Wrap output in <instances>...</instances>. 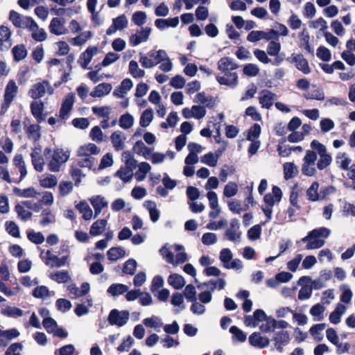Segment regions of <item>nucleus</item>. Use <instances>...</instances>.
<instances>
[{
    "label": "nucleus",
    "instance_id": "nucleus-51",
    "mask_svg": "<svg viewBox=\"0 0 355 355\" xmlns=\"http://www.w3.org/2000/svg\"><path fill=\"white\" fill-rule=\"evenodd\" d=\"M336 162L340 168L347 171L351 166L352 160L345 153H343L336 155Z\"/></svg>",
    "mask_w": 355,
    "mask_h": 355
},
{
    "label": "nucleus",
    "instance_id": "nucleus-28",
    "mask_svg": "<svg viewBox=\"0 0 355 355\" xmlns=\"http://www.w3.org/2000/svg\"><path fill=\"white\" fill-rule=\"evenodd\" d=\"M98 48L96 46H89L80 55L79 62L83 69L87 68L92 58L97 53Z\"/></svg>",
    "mask_w": 355,
    "mask_h": 355
},
{
    "label": "nucleus",
    "instance_id": "nucleus-25",
    "mask_svg": "<svg viewBox=\"0 0 355 355\" xmlns=\"http://www.w3.org/2000/svg\"><path fill=\"white\" fill-rule=\"evenodd\" d=\"M97 154H85V155H78L77 165L80 167L92 169L96 165V159L94 157Z\"/></svg>",
    "mask_w": 355,
    "mask_h": 355
},
{
    "label": "nucleus",
    "instance_id": "nucleus-60",
    "mask_svg": "<svg viewBox=\"0 0 355 355\" xmlns=\"http://www.w3.org/2000/svg\"><path fill=\"white\" fill-rule=\"evenodd\" d=\"M149 56L152 62H155V66L160 63L164 58H167L166 51L159 49L158 51L151 50L149 51Z\"/></svg>",
    "mask_w": 355,
    "mask_h": 355
},
{
    "label": "nucleus",
    "instance_id": "nucleus-35",
    "mask_svg": "<svg viewBox=\"0 0 355 355\" xmlns=\"http://www.w3.org/2000/svg\"><path fill=\"white\" fill-rule=\"evenodd\" d=\"M144 207L148 211L150 220L155 223L159 218V211L157 208V205L155 202L152 200H146L144 202Z\"/></svg>",
    "mask_w": 355,
    "mask_h": 355
},
{
    "label": "nucleus",
    "instance_id": "nucleus-15",
    "mask_svg": "<svg viewBox=\"0 0 355 355\" xmlns=\"http://www.w3.org/2000/svg\"><path fill=\"white\" fill-rule=\"evenodd\" d=\"M287 60L294 63L295 67L304 74H309L311 73L309 62L303 55L293 53L290 58H287Z\"/></svg>",
    "mask_w": 355,
    "mask_h": 355
},
{
    "label": "nucleus",
    "instance_id": "nucleus-19",
    "mask_svg": "<svg viewBox=\"0 0 355 355\" xmlns=\"http://www.w3.org/2000/svg\"><path fill=\"white\" fill-rule=\"evenodd\" d=\"M151 32L149 27L142 28L141 31H137L136 33L130 37V44L132 46H136L139 44L144 42L148 40Z\"/></svg>",
    "mask_w": 355,
    "mask_h": 355
},
{
    "label": "nucleus",
    "instance_id": "nucleus-36",
    "mask_svg": "<svg viewBox=\"0 0 355 355\" xmlns=\"http://www.w3.org/2000/svg\"><path fill=\"white\" fill-rule=\"evenodd\" d=\"M132 149L137 155L143 156L146 159H150L152 150L146 146L142 141H137L133 146Z\"/></svg>",
    "mask_w": 355,
    "mask_h": 355
},
{
    "label": "nucleus",
    "instance_id": "nucleus-18",
    "mask_svg": "<svg viewBox=\"0 0 355 355\" xmlns=\"http://www.w3.org/2000/svg\"><path fill=\"white\" fill-rule=\"evenodd\" d=\"M31 33L32 38L36 42H43L47 37V33L42 28H40L37 24L32 19L26 28Z\"/></svg>",
    "mask_w": 355,
    "mask_h": 355
},
{
    "label": "nucleus",
    "instance_id": "nucleus-34",
    "mask_svg": "<svg viewBox=\"0 0 355 355\" xmlns=\"http://www.w3.org/2000/svg\"><path fill=\"white\" fill-rule=\"evenodd\" d=\"M49 278L58 284H64L71 279V276L67 270H58L51 272L49 275Z\"/></svg>",
    "mask_w": 355,
    "mask_h": 355
},
{
    "label": "nucleus",
    "instance_id": "nucleus-54",
    "mask_svg": "<svg viewBox=\"0 0 355 355\" xmlns=\"http://www.w3.org/2000/svg\"><path fill=\"white\" fill-rule=\"evenodd\" d=\"M77 209L83 214L85 220H90L93 216V211L89 205L85 201H81L76 205Z\"/></svg>",
    "mask_w": 355,
    "mask_h": 355
},
{
    "label": "nucleus",
    "instance_id": "nucleus-40",
    "mask_svg": "<svg viewBox=\"0 0 355 355\" xmlns=\"http://www.w3.org/2000/svg\"><path fill=\"white\" fill-rule=\"evenodd\" d=\"M346 307L342 304H337L335 310L332 311L329 315V321L334 324H337L340 322V318L345 313Z\"/></svg>",
    "mask_w": 355,
    "mask_h": 355
},
{
    "label": "nucleus",
    "instance_id": "nucleus-61",
    "mask_svg": "<svg viewBox=\"0 0 355 355\" xmlns=\"http://www.w3.org/2000/svg\"><path fill=\"white\" fill-rule=\"evenodd\" d=\"M115 176L120 178L124 183H127L132 180L133 172L130 169L122 167L115 173Z\"/></svg>",
    "mask_w": 355,
    "mask_h": 355
},
{
    "label": "nucleus",
    "instance_id": "nucleus-32",
    "mask_svg": "<svg viewBox=\"0 0 355 355\" xmlns=\"http://www.w3.org/2000/svg\"><path fill=\"white\" fill-rule=\"evenodd\" d=\"M40 217L41 220H40V225L42 227H46L55 222V211L49 208L44 209L42 211Z\"/></svg>",
    "mask_w": 355,
    "mask_h": 355
},
{
    "label": "nucleus",
    "instance_id": "nucleus-58",
    "mask_svg": "<svg viewBox=\"0 0 355 355\" xmlns=\"http://www.w3.org/2000/svg\"><path fill=\"white\" fill-rule=\"evenodd\" d=\"M14 192L19 196L23 198H37L39 193L33 187H29L24 189L15 188Z\"/></svg>",
    "mask_w": 355,
    "mask_h": 355
},
{
    "label": "nucleus",
    "instance_id": "nucleus-20",
    "mask_svg": "<svg viewBox=\"0 0 355 355\" xmlns=\"http://www.w3.org/2000/svg\"><path fill=\"white\" fill-rule=\"evenodd\" d=\"M277 98V96L275 94L268 89H264L260 93L259 102L263 108L270 109Z\"/></svg>",
    "mask_w": 355,
    "mask_h": 355
},
{
    "label": "nucleus",
    "instance_id": "nucleus-8",
    "mask_svg": "<svg viewBox=\"0 0 355 355\" xmlns=\"http://www.w3.org/2000/svg\"><path fill=\"white\" fill-rule=\"evenodd\" d=\"M54 89L49 82L44 80L33 85L28 90V94L31 98L37 99L44 96L45 94L52 95Z\"/></svg>",
    "mask_w": 355,
    "mask_h": 355
},
{
    "label": "nucleus",
    "instance_id": "nucleus-42",
    "mask_svg": "<svg viewBox=\"0 0 355 355\" xmlns=\"http://www.w3.org/2000/svg\"><path fill=\"white\" fill-rule=\"evenodd\" d=\"M151 166L147 162H141L138 165V170L135 173V178L138 182L143 181L146 174L150 171Z\"/></svg>",
    "mask_w": 355,
    "mask_h": 355
},
{
    "label": "nucleus",
    "instance_id": "nucleus-6",
    "mask_svg": "<svg viewBox=\"0 0 355 355\" xmlns=\"http://www.w3.org/2000/svg\"><path fill=\"white\" fill-rule=\"evenodd\" d=\"M18 87L13 80H10L6 87L3 95V102L1 104V112H6L18 93Z\"/></svg>",
    "mask_w": 355,
    "mask_h": 355
},
{
    "label": "nucleus",
    "instance_id": "nucleus-33",
    "mask_svg": "<svg viewBox=\"0 0 355 355\" xmlns=\"http://www.w3.org/2000/svg\"><path fill=\"white\" fill-rule=\"evenodd\" d=\"M107 225L106 219H99L95 221L90 227L89 234L93 236L101 235L105 231Z\"/></svg>",
    "mask_w": 355,
    "mask_h": 355
},
{
    "label": "nucleus",
    "instance_id": "nucleus-57",
    "mask_svg": "<svg viewBox=\"0 0 355 355\" xmlns=\"http://www.w3.org/2000/svg\"><path fill=\"white\" fill-rule=\"evenodd\" d=\"M153 119V111L151 108L146 109L140 116L139 125L146 128L150 125Z\"/></svg>",
    "mask_w": 355,
    "mask_h": 355
},
{
    "label": "nucleus",
    "instance_id": "nucleus-3",
    "mask_svg": "<svg viewBox=\"0 0 355 355\" xmlns=\"http://www.w3.org/2000/svg\"><path fill=\"white\" fill-rule=\"evenodd\" d=\"M331 233L327 227H322L309 232L308 234L300 240V242L306 243V250H315L322 247L327 239Z\"/></svg>",
    "mask_w": 355,
    "mask_h": 355
},
{
    "label": "nucleus",
    "instance_id": "nucleus-56",
    "mask_svg": "<svg viewBox=\"0 0 355 355\" xmlns=\"http://www.w3.org/2000/svg\"><path fill=\"white\" fill-rule=\"evenodd\" d=\"M134 122L135 119L132 115L125 113L120 116L119 125L121 128L127 130L132 127Z\"/></svg>",
    "mask_w": 355,
    "mask_h": 355
},
{
    "label": "nucleus",
    "instance_id": "nucleus-14",
    "mask_svg": "<svg viewBox=\"0 0 355 355\" xmlns=\"http://www.w3.org/2000/svg\"><path fill=\"white\" fill-rule=\"evenodd\" d=\"M207 113L205 106L193 105L191 108L185 107L182 110V114L185 119L194 118L196 119H202Z\"/></svg>",
    "mask_w": 355,
    "mask_h": 355
},
{
    "label": "nucleus",
    "instance_id": "nucleus-59",
    "mask_svg": "<svg viewBox=\"0 0 355 355\" xmlns=\"http://www.w3.org/2000/svg\"><path fill=\"white\" fill-rule=\"evenodd\" d=\"M297 173V168L293 163L286 162L284 164V174L286 180L295 177Z\"/></svg>",
    "mask_w": 355,
    "mask_h": 355
},
{
    "label": "nucleus",
    "instance_id": "nucleus-30",
    "mask_svg": "<svg viewBox=\"0 0 355 355\" xmlns=\"http://www.w3.org/2000/svg\"><path fill=\"white\" fill-rule=\"evenodd\" d=\"M132 86V80L129 78H125L123 80L120 85L114 90L113 95L116 98H123L128 92L131 89Z\"/></svg>",
    "mask_w": 355,
    "mask_h": 355
},
{
    "label": "nucleus",
    "instance_id": "nucleus-41",
    "mask_svg": "<svg viewBox=\"0 0 355 355\" xmlns=\"http://www.w3.org/2000/svg\"><path fill=\"white\" fill-rule=\"evenodd\" d=\"M39 182L43 188H53L57 185L58 179L54 175L46 174L40 178Z\"/></svg>",
    "mask_w": 355,
    "mask_h": 355
},
{
    "label": "nucleus",
    "instance_id": "nucleus-46",
    "mask_svg": "<svg viewBox=\"0 0 355 355\" xmlns=\"http://www.w3.org/2000/svg\"><path fill=\"white\" fill-rule=\"evenodd\" d=\"M324 311L325 307L322 304L318 303L311 308L309 313L313 316L314 321H321L324 319Z\"/></svg>",
    "mask_w": 355,
    "mask_h": 355
},
{
    "label": "nucleus",
    "instance_id": "nucleus-11",
    "mask_svg": "<svg viewBox=\"0 0 355 355\" xmlns=\"http://www.w3.org/2000/svg\"><path fill=\"white\" fill-rule=\"evenodd\" d=\"M289 333L286 330L275 332L272 337L275 348L280 353L283 352L284 347L290 342Z\"/></svg>",
    "mask_w": 355,
    "mask_h": 355
},
{
    "label": "nucleus",
    "instance_id": "nucleus-13",
    "mask_svg": "<svg viewBox=\"0 0 355 355\" xmlns=\"http://www.w3.org/2000/svg\"><path fill=\"white\" fill-rule=\"evenodd\" d=\"M31 162L34 169L37 172H42L45 165L44 154H42V149L40 146L35 147L31 153Z\"/></svg>",
    "mask_w": 355,
    "mask_h": 355
},
{
    "label": "nucleus",
    "instance_id": "nucleus-52",
    "mask_svg": "<svg viewBox=\"0 0 355 355\" xmlns=\"http://www.w3.org/2000/svg\"><path fill=\"white\" fill-rule=\"evenodd\" d=\"M100 148L94 144L89 143L80 146L77 152V155H85V154H98Z\"/></svg>",
    "mask_w": 355,
    "mask_h": 355
},
{
    "label": "nucleus",
    "instance_id": "nucleus-26",
    "mask_svg": "<svg viewBox=\"0 0 355 355\" xmlns=\"http://www.w3.org/2000/svg\"><path fill=\"white\" fill-rule=\"evenodd\" d=\"M125 139L126 137L124 133L120 130L114 131L110 136L112 144L117 151L123 150Z\"/></svg>",
    "mask_w": 355,
    "mask_h": 355
},
{
    "label": "nucleus",
    "instance_id": "nucleus-10",
    "mask_svg": "<svg viewBox=\"0 0 355 355\" xmlns=\"http://www.w3.org/2000/svg\"><path fill=\"white\" fill-rule=\"evenodd\" d=\"M129 318L130 313L128 311H119L114 309L110 312L107 320L110 324L121 327L127 324Z\"/></svg>",
    "mask_w": 355,
    "mask_h": 355
},
{
    "label": "nucleus",
    "instance_id": "nucleus-55",
    "mask_svg": "<svg viewBox=\"0 0 355 355\" xmlns=\"http://www.w3.org/2000/svg\"><path fill=\"white\" fill-rule=\"evenodd\" d=\"M32 294L33 297L36 298L43 299L48 296L54 295L55 292L50 291L49 288L45 286H38L33 289Z\"/></svg>",
    "mask_w": 355,
    "mask_h": 355
},
{
    "label": "nucleus",
    "instance_id": "nucleus-22",
    "mask_svg": "<svg viewBox=\"0 0 355 355\" xmlns=\"http://www.w3.org/2000/svg\"><path fill=\"white\" fill-rule=\"evenodd\" d=\"M89 201L94 209V218H96L101 214L103 209L108 206V202L103 196L100 195L92 196Z\"/></svg>",
    "mask_w": 355,
    "mask_h": 355
},
{
    "label": "nucleus",
    "instance_id": "nucleus-37",
    "mask_svg": "<svg viewBox=\"0 0 355 355\" xmlns=\"http://www.w3.org/2000/svg\"><path fill=\"white\" fill-rule=\"evenodd\" d=\"M143 324L146 327L153 328L157 331H159V329L163 326L161 318L155 315L144 319Z\"/></svg>",
    "mask_w": 355,
    "mask_h": 355
},
{
    "label": "nucleus",
    "instance_id": "nucleus-5",
    "mask_svg": "<svg viewBox=\"0 0 355 355\" xmlns=\"http://www.w3.org/2000/svg\"><path fill=\"white\" fill-rule=\"evenodd\" d=\"M219 259L226 269L240 270L243 268L242 261L239 259H233V254L229 248H223L220 250Z\"/></svg>",
    "mask_w": 355,
    "mask_h": 355
},
{
    "label": "nucleus",
    "instance_id": "nucleus-39",
    "mask_svg": "<svg viewBox=\"0 0 355 355\" xmlns=\"http://www.w3.org/2000/svg\"><path fill=\"white\" fill-rule=\"evenodd\" d=\"M318 189V182H313L306 191L308 200L313 202L321 200L320 191H319Z\"/></svg>",
    "mask_w": 355,
    "mask_h": 355
},
{
    "label": "nucleus",
    "instance_id": "nucleus-47",
    "mask_svg": "<svg viewBox=\"0 0 355 355\" xmlns=\"http://www.w3.org/2000/svg\"><path fill=\"white\" fill-rule=\"evenodd\" d=\"M128 291V287L123 284H111L107 292L112 296L116 297L122 295Z\"/></svg>",
    "mask_w": 355,
    "mask_h": 355
},
{
    "label": "nucleus",
    "instance_id": "nucleus-23",
    "mask_svg": "<svg viewBox=\"0 0 355 355\" xmlns=\"http://www.w3.org/2000/svg\"><path fill=\"white\" fill-rule=\"evenodd\" d=\"M13 164L20 173L19 179H14L12 182L19 183L27 175V170L25 161L21 155H16L13 159Z\"/></svg>",
    "mask_w": 355,
    "mask_h": 355
},
{
    "label": "nucleus",
    "instance_id": "nucleus-29",
    "mask_svg": "<svg viewBox=\"0 0 355 355\" xmlns=\"http://www.w3.org/2000/svg\"><path fill=\"white\" fill-rule=\"evenodd\" d=\"M24 130L28 137L34 141H38L41 137V128L38 124H29L24 122Z\"/></svg>",
    "mask_w": 355,
    "mask_h": 355
},
{
    "label": "nucleus",
    "instance_id": "nucleus-24",
    "mask_svg": "<svg viewBox=\"0 0 355 355\" xmlns=\"http://www.w3.org/2000/svg\"><path fill=\"white\" fill-rule=\"evenodd\" d=\"M282 196V192L279 187L274 186L272 192L268 193L264 196L266 205L273 207L277 202H279Z\"/></svg>",
    "mask_w": 355,
    "mask_h": 355
},
{
    "label": "nucleus",
    "instance_id": "nucleus-12",
    "mask_svg": "<svg viewBox=\"0 0 355 355\" xmlns=\"http://www.w3.org/2000/svg\"><path fill=\"white\" fill-rule=\"evenodd\" d=\"M66 21L62 17H54L51 19L49 29L51 34L62 35L67 33L68 30L65 26Z\"/></svg>",
    "mask_w": 355,
    "mask_h": 355
},
{
    "label": "nucleus",
    "instance_id": "nucleus-38",
    "mask_svg": "<svg viewBox=\"0 0 355 355\" xmlns=\"http://www.w3.org/2000/svg\"><path fill=\"white\" fill-rule=\"evenodd\" d=\"M168 283L175 289L180 290L184 287L186 282L182 275L174 273L169 275Z\"/></svg>",
    "mask_w": 355,
    "mask_h": 355
},
{
    "label": "nucleus",
    "instance_id": "nucleus-17",
    "mask_svg": "<svg viewBox=\"0 0 355 355\" xmlns=\"http://www.w3.org/2000/svg\"><path fill=\"white\" fill-rule=\"evenodd\" d=\"M33 18L24 16L15 10H11L9 14V20L17 28H26Z\"/></svg>",
    "mask_w": 355,
    "mask_h": 355
},
{
    "label": "nucleus",
    "instance_id": "nucleus-9",
    "mask_svg": "<svg viewBox=\"0 0 355 355\" xmlns=\"http://www.w3.org/2000/svg\"><path fill=\"white\" fill-rule=\"evenodd\" d=\"M242 232L240 230V222L237 218H232L230 227L224 232V239L238 244L241 242Z\"/></svg>",
    "mask_w": 355,
    "mask_h": 355
},
{
    "label": "nucleus",
    "instance_id": "nucleus-4",
    "mask_svg": "<svg viewBox=\"0 0 355 355\" xmlns=\"http://www.w3.org/2000/svg\"><path fill=\"white\" fill-rule=\"evenodd\" d=\"M311 147L317 152L316 154L318 153L320 157L316 163L317 168L322 171L327 168L332 162V157L327 153L326 146L314 139L311 142Z\"/></svg>",
    "mask_w": 355,
    "mask_h": 355
},
{
    "label": "nucleus",
    "instance_id": "nucleus-31",
    "mask_svg": "<svg viewBox=\"0 0 355 355\" xmlns=\"http://www.w3.org/2000/svg\"><path fill=\"white\" fill-rule=\"evenodd\" d=\"M112 89L110 83H103L96 85L92 92L90 93V96L94 98H101L110 94Z\"/></svg>",
    "mask_w": 355,
    "mask_h": 355
},
{
    "label": "nucleus",
    "instance_id": "nucleus-63",
    "mask_svg": "<svg viewBox=\"0 0 355 355\" xmlns=\"http://www.w3.org/2000/svg\"><path fill=\"white\" fill-rule=\"evenodd\" d=\"M259 329L261 332L266 334L274 331V318L271 316H268L267 318L259 325Z\"/></svg>",
    "mask_w": 355,
    "mask_h": 355
},
{
    "label": "nucleus",
    "instance_id": "nucleus-50",
    "mask_svg": "<svg viewBox=\"0 0 355 355\" xmlns=\"http://www.w3.org/2000/svg\"><path fill=\"white\" fill-rule=\"evenodd\" d=\"M128 71L135 78H143L145 76V71L140 69L138 63L135 60H131L129 62Z\"/></svg>",
    "mask_w": 355,
    "mask_h": 355
},
{
    "label": "nucleus",
    "instance_id": "nucleus-64",
    "mask_svg": "<svg viewBox=\"0 0 355 355\" xmlns=\"http://www.w3.org/2000/svg\"><path fill=\"white\" fill-rule=\"evenodd\" d=\"M76 349L71 344L66 345L55 351V355H78L75 354Z\"/></svg>",
    "mask_w": 355,
    "mask_h": 355
},
{
    "label": "nucleus",
    "instance_id": "nucleus-62",
    "mask_svg": "<svg viewBox=\"0 0 355 355\" xmlns=\"http://www.w3.org/2000/svg\"><path fill=\"white\" fill-rule=\"evenodd\" d=\"M91 31H84L77 37L72 39V44L75 46H81L92 37Z\"/></svg>",
    "mask_w": 355,
    "mask_h": 355
},
{
    "label": "nucleus",
    "instance_id": "nucleus-27",
    "mask_svg": "<svg viewBox=\"0 0 355 355\" xmlns=\"http://www.w3.org/2000/svg\"><path fill=\"white\" fill-rule=\"evenodd\" d=\"M44 103L42 101H33L31 104V111L33 116L36 119L38 123H42L45 120V116L43 114Z\"/></svg>",
    "mask_w": 355,
    "mask_h": 355
},
{
    "label": "nucleus",
    "instance_id": "nucleus-53",
    "mask_svg": "<svg viewBox=\"0 0 355 355\" xmlns=\"http://www.w3.org/2000/svg\"><path fill=\"white\" fill-rule=\"evenodd\" d=\"M193 102L205 105L207 107H212L214 105V101L211 97L206 96L205 92L198 93L193 98Z\"/></svg>",
    "mask_w": 355,
    "mask_h": 355
},
{
    "label": "nucleus",
    "instance_id": "nucleus-49",
    "mask_svg": "<svg viewBox=\"0 0 355 355\" xmlns=\"http://www.w3.org/2000/svg\"><path fill=\"white\" fill-rule=\"evenodd\" d=\"M326 324L324 323L316 324L311 327L309 329L310 334L312 336L315 341H321L323 338L322 334V331L325 329Z\"/></svg>",
    "mask_w": 355,
    "mask_h": 355
},
{
    "label": "nucleus",
    "instance_id": "nucleus-7",
    "mask_svg": "<svg viewBox=\"0 0 355 355\" xmlns=\"http://www.w3.org/2000/svg\"><path fill=\"white\" fill-rule=\"evenodd\" d=\"M316 160V153L314 150H307L302 166V173L304 175L311 177L315 175L317 171L315 168Z\"/></svg>",
    "mask_w": 355,
    "mask_h": 355
},
{
    "label": "nucleus",
    "instance_id": "nucleus-48",
    "mask_svg": "<svg viewBox=\"0 0 355 355\" xmlns=\"http://www.w3.org/2000/svg\"><path fill=\"white\" fill-rule=\"evenodd\" d=\"M107 256L110 261H116L125 256V250L121 247H113L107 252Z\"/></svg>",
    "mask_w": 355,
    "mask_h": 355
},
{
    "label": "nucleus",
    "instance_id": "nucleus-2",
    "mask_svg": "<svg viewBox=\"0 0 355 355\" xmlns=\"http://www.w3.org/2000/svg\"><path fill=\"white\" fill-rule=\"evenodd\" d=\"M70 153L62 148H56L52 150L50 148L44 150V156L47 161L48 169L51 172H58L61 166L69 158Z\"/></svg>",
    "mask_w": 355,
    "mask_h": 355
},
{
    "label": "nucleus",
    "instance_id": "nucleus-21",
    "mask_svg": "<svg viewBox=\"0 0 355 355\" xmlns=\"http://www.w3.org/2000/svg\"><path fill=\"white\" fill-rule=\"evenodd\" d=\"M250 344L257 348L263 349L269 345L270 340L266 336H262L260 333H252L248 338Z\"/></svg>",
    "mask_w": 355,
    "mask_h": 355
},
{
    "label": "nucleus",
    "instance_id": "nucleus-45",
    "mask_svg": "<svg viewBox=\"0 0 355 355\" xmlns=\"http://www.w3.org/2000/svg\"><path fill=\"white\" fill-rule=\"evenodd\" d=\"M12 53L14 60L19 62L27 56L28 52L24 44H17L12 48Z\"/></svg>",
    "mask_w": 355,
    "mask_h": 355
},
{
    "label": "nucleus",
    "instance_id": "nucleus-1",
    "mask_svg": "<svg viewBox=\"0 0 355 355\" xmlns=\"http://www.w3.org/2000/svg\"><path fill=\"white\" fill-rule=\"evenodd\" d=\"M238 65L234 62L232 58L224 57L218 62V69L221 75L216 76V80L220 85H224L230 87H234L238 84V76L235 70Z\"/></svg>",
    "mask_w": 355,
    "mask_h": 355
},
{
    "label": "nucleus",
    "instance_id": "nucleus-43",
    "mask_svg": "<svg viewBox=\"0 0 355 355\" xmlns=\"http://www.w3.org/2000/svg\"><path fill=\"white\" fill-rule=\"evenodd\" d=\"M1 313L7 317L17 318L22 316L24 311L17 307L6 306L1 308Z\"/></svg>",
    "mask_w": 355,
    "mask_h": 355
},
{
    "label": "nucleus",
    "instance_id": "nucleus-16",
    "mask_svg": "<svg viewBox=\"0 0 355 355\" xmlns=\"http://www.w3.org/2000/svg\"><path fill=\"white\" fill-rule=\"evenodd\" d=\"M74 103V95L69 94L63 100L59 112V118L65 121L69 119Z\"/></svg>",
    "mask_w": 355,
    "mask_h": 355
},
{
    "label": "nucleus",
    "instance_id": "nucleus-44",
    "mask_svg": "<svg viewBox=\"0 0 355 355\" xmlns=\"http://www.w3.org/2000/svg\"><path fill=\"white\" fill-rule=\"evenodd\" d=\"M171 303L174 306L178 307V309L174 310L175 313H178L185 309L183 295L180 293H175L173 294Z\"/></svg>",
    "mask_w": 355,
    "mask_h": 355
}]
</instances>
